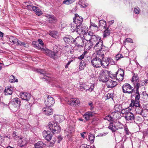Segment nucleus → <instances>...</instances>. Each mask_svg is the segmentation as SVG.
<instances>
[{
  "mask_svg": "<svg viewBox=\"0 0 148 148\" xmlns=\"http://www.w3.org/2000/svg\"><path fill=\"white\" fill-rule=\"evenodd\" d=\"M54 118L56 122L51 121L49 123L47 127L53 134L58 133L61 131V128L57 123L62 122L64 118L63 116L58 115H54Z\"/></svg>",
  "mask_w": 148,
  "mask_h": 148,
  "instance_id": "nucleus-1",
  "label": "nucleus"
},
{
  "mask_svg": "<svg viewBox=\"0 0 148 148\" xmlns=\"http://www.w3.org/2000/svg\"><path fill=\"white\" fill-rule=\"evenodd\" d=\"M95 45L94 48L96 51V54L101 55L103 56H104V53L108 50V48L103 45L102 40L97 42Z\"/></svg>",
  "mask_w": 148,
  "mask_h": 148,
  "instance_id": "nucleus-2",
  "label": "nucleus"
},
{
  "mask_svg": "<svg viewBox=\"0 0 148 148\" xmlns=\"http://www.w3.org/2000/svg\"><path fill=\"white\" fill-rule=\"evenodd\" d=\"M123 125L122 123L118 121L115 122L114 121L110 122L108 127L113 132L120 130V132H121L123 130Z\"/></svg>",
  "mask_w": 148,
  "mask_h": 148,
  "instance_id": "nucleus-3",
  "label": "nucleus"
},
{
  "mask_svg": "<svg viewBox=\"0 0 148 148\" xmlns=\"http://www.w3.org/2000/svg\"><path fill=\"white\" fill-rule=\"evenodd\" d=\"M110 71L105 69L102 70L99 73V80L102 82H106L109 79L108 77L112 78L113 77Z\"/></svg>",
  "mask_w": 148,
  "mask_h": 148,
  "instance_id": "nucleus-4",
  "label": "nucleus"
},
{
  "mask_svg": "<svg viewBox=\"0 0 148 148\" xmlns=\"http://www.w3.org/2000/svg\"><path fill=\"white\" fill-rule=\"evenodd\" d=\"M104 56L96 54V57L93 58L91 61L92 65L94 67L99 68L101 66V60L104 58Z\"/></svg>",
  "mask_w": 148,
  "mask_h": 148,
  "instance_id": "nucleus-5",
  "label": "nucleus"
},
{
  "mask_svg": "<svg viewBox=\"0 0 148 148\" xmlns=\"http://www.w3.org/2000/svg\"><path fill=\"white\" fill-rule=\"evenodd\" d=\"M41 50L44 51L46 55L55 60L59 57L57 51H52L48 49L44 48L41 49Z\"/></svg>",
  "mask_w": 148,
  "mask_h": 148,
  "instance_id": "nucleus-6",
  "label": "nucleus"
},
{
  "mask_svg": "<svg viewBox=\"0 0 148 148\" xmlns=\"http://www.w3.org/2000/svg\"><path fill=\"white\" fill-rule=\"evenodd\" d=\"M74 44L78 48L82 47L84 45L85 40L79 36L77 37L74 40Z\"/></svg>",
  "mask_w": 148,
  "mask_h": 148,
  "instance_id": "nucleus-7",
  "label": "nucleus"
},
{
  "mask_svg": "<svg viewBox=\"0 0 148 148\" xmlns=\"http://www.w3.org/2000/svg\"><path fill=\"white\" fill-rule=\"evenodd\" d=\"M45 104L47 106L51 107L55 103L54 98L50 96L46 95L45 96Z\"/></svg>",
  "mask_w": 148,
  "mask_h": 148,
  "instance_id": "nucleus-8",
  "label": "nucleus"
},
{
  "mask_svg": "<svg viewBox=\"0 0 148 148\" xmlns=\"http://www.w3.org/2000/svg\"><path fill=\"white\" fill-rule=\"evenodd\" d=\"M113 77H116L117 80L119 81H122L123 79L124 76V70L121 69H119L116 72V75H112Z\"/></svg>",
  "mask_w": 148,
  "mask_h": 148,
  "instance_id": "nucleus-9",
  "label": "nucleus"
},
{
  "mask_svg": "<svg viewBox=\"0 0 148 148\" xmlns=\"http://www.w3.org/2000/svg\"><path fill=\"white\" fill-rule=\"evenodd\" d=\"M123 92L124 93H132L134 90L133 87L128 83L125 84L122 87Z\"/></svg>",
  "mask_w": 148,
  "mask_h": 148,
  "instance_id": "nucleus-10",
  "label": "nucleus"
},
{
  "mask_svg": "<svg viewBox=\"0 0 148 148\" xmlns=\"http://www.w3.org/2000/svg\"><path fill=\"white\" fill-rule=\"evenodd\" d=\"M36 71L38 73L42 75L44 77H42L45 80H46L49 82L51 81V77L47 75L48 74L46 73V72L43 69H37Z\"/></svg>",
  "mask_w": 148,
  "mask_h": 148,
  "instance_id": "nucleus-11",
  "label": "nucleus"
},
{
  "mask_svg": "<svg viewBox=\"0 0 148 148\" xmlns=\"http://www.w3.org/2000/svg\"><path fill=\"white\" fill-rule=\"evenodd\" d=\"M124 117L125 120L128 122L130 123L135 122V116L133 113L130 112L128 113H127L125 115Z\"/></svg>",
  "mask_w": 148,
  "mask_h": 148,
  "instance_id": "nucleus-12",
  "label": "nucleus"
},
{
  "mask_svg": "<svg viewBox=\"0 0 148 148\" xmlns=\"http://www.w3.org/2000/svg\"><path fill=\"white\" fill-rule=\"evenodd\" d=\"M21 97L23 100L28 101L31 97V95L29 93L21 92L20 93Z\"/></svg>",
  "mask_w": 148,
  "mask_h": 148,
  "instance_id": "nucleus-13",
  "label": "nucleus"
},
{
  "mask_svg": "<svg viewBox=\"0 0 148 148\" xmlns=\"http://www.w3.org/2000/svg\"><path fill=\"white\" fill-rule=\"evenodd\" d=\"M80 101L78 99L76 98H71L68 100V103L71 106H78Z\"/></svg>",
  "mask_w": 148,
  "mask_h": 148,
  "instance_id": "nucleus-14",
  "label": "nucleus"
},
{
  "mask_svg": "<svg viewBox=\"0 0 148 148\" xmlns=\"http://www.w3.org/2000/svg\"><path fill=\"white\" fill-rule=\"evenodd\" d=\"M42 111L45 115H50L53 114V110L51 107L46 106L42 109Z\"/></svg>",
  "mask_w": 148,
  "mask_h": 148,
  "instance_id": "nucleus-15",
  "label": "nucleus"
},
{
  "mask_svg": "<svg viewBox=\"0 0 148 148\" xmlns=\"http://www.w3.org/2000/svg\"><path fill=\"white\" fill-rule=\"evenodd\" d=\"M11 104L14 107H19L21 105V101L18 98L16 97L13 99L11 101Z\"/></svg>",
  "mask_w": 148,
  "mask_h": 148,
  "instance_id": "nucleus-16",
  "label": "nucleus"
},
{
  "mask_svg": "<svg viewBox=\"0 0 148 148\" xmlns=\"http://www.w3.org/2000/svg\"><path fill=\"white\" fill-rule=\"evenodd\" d=\"M101 38L99 36L97 35H95L92 36V37H91L90 40H91L92 42L95 45L97 43V42H99V41H102L101 40Z\"/></svg>",
  "mask_w": 148,
  "mask_h": 148,
  "instance_id": "nucleus-17",
  "label": "nucleus"
},
{
  "mask_svg": "<svg viewBox=\"0 0 148 148\" xmlns=\"http://www.w3.org/2000/svg\"><path fill=\"white\" fill-rule=\"evenodd\" d=\"M38 42L34 41L32 43L34 45V47H36L38 49H41L42 48H41L39 44H40L43 47L44 44L42 42V41L41 39H38Z\"/></svg>",
  "mask_w": 148,
  "mask_h": 148,
  "instance_id": "nucleus-18",
  "label": "nucleus"
},
{
  "mask_svg": "<svg viewBox=\"0 0 148 148\" xmlns=\"http://www.w3.org/2000/svg\"><path fill=\"white\" fill-rule=\"evenodd\" d=\"M75 18H73V22L77 23L79 25H81L83 19L81 16H79L77 14H75Z\"/></svg>",
  "mask_w": 148,
  "mask_h": 148,
  "instance_id": "nucleus-19",
  "label": "nucleus"
},
{
  "mask_svg": "<svg viewBox=\"0 0 148 148\" xmlns=\"http://www.w3.org/2000/svg\"><path fill=\"white\" fill-rule=\"evenodd\" d=\"M117 84L116 82L113 81L112 80L108 79L107 81V86L108 88H112L116 86Z\"/></svg>",
  "mask_w": 148,
  "mask_h": 148,
  "instance_id": "nucleus-20",
  "label": "nucleus"
},
{
  "mask_svg": "<svg viewBox=\"0 0 148 148\" xmlns=\"http://www.w3.org/2000/svg\"><path fill=\"white\" fill-rule=\"evenodd\" d=\"M63 39L65 42L71 44L74 42V39L71 36L69 35L66 36L64 37Z\"/></svg>",
  "mask_w": 148,
  "mask_h": 148,
  "instance_id": "nucleus-21",
  "label": "nucleus"
},
{
  "mask_svg": "<svg viewBox=\"0 0 148 148\" xmlns=\"http://www.w3.org/2000/svg\"><path fill=\"white\" fill-rule=\"evenodd\" d=\"M80 25H79V24L78 25L76 23L74 22L73 23H72L71 24V30L72 32H76L77 33V31L79 29Z\"/></svg>",
  "mask_w": 148,
  "mask_h": 148,
  "instance_id": "nucleus-22",
  "label": "nucleus"
},
{
  "mask_svg": "<svg viewBox=\"0 0 148 148\" xmlns=\"http://www.w3.org/2000/svg\"><path fill=\"white\" fill-rule=\"evenodd\" d=\"M85 47L86 48L88 49H90L92 47L94 44L92 42L91 40L90 39L89 41L85 40Z\"/></svg>",
  "mask_w": 148,
  "mask_h": 148,
  "instance_id": "nucleus-23",
  "label": "nucleus"
},
{
  "mask_svg": "<svg viewBox=\"0 0 148 148\" xmlns=\"http://www.w3.org/2000/svg\"><path fill=\"white\" fill-rule=\"evenodd\" d=\"M121 106L119 105H117L115 106L114 107V109L115 111L112 112L111 114L113 116H114L115 114H117V112L120 111L121 110Z\"/></svg>",
  "mask_w": 148,
  "mask_h": 148,
  "instance_id": "nucleus-24",
  "label": "nucleus"
},
{
  "mask_svg": "<svg viewBox=\"0 0 148 148\" xmlns=\"http://www.w3.org/2000/svg\"><path fill=\"white\" fill-rule=\"evenodd\" d=\"M109 60L108 58L105 59L103 58L101 60V66H102L104 68H106L109 64Z\"/></svg>",
  "mask_w": 148,
  "mask_h": 148,
  "instance_id": "nucleus-25",
  "label": "nucleus"
},
{
  "mask_svg": "<svg viewBox=\"0 0 148 148\" xmlns=\"http://www.w3.org/2000/svg\"><path fill=\"white\" fill-rule=\"evenodd\" d=\"M18 142L19 145L21 147H23L25 146L27 143V141L25 139H23L22 137L20 138V139H18Z\"/></svg>",
  "mask_w": 148,
  "mask_h": 148,
  "instance_id": "nucleus-26",
  "label": "nucleus"
},
{
  "mask_svg": "<svg viewBox=\"0 0 148 148\" xmlns=\"http://www.w3.org/2000/svg\"><path fill=\"white\" fill-rule=\"evenodd\" d=\"M86 27L81 25H80V27H79V29L77 31V33L79 34L84 33L86 32Z\"/></svg>",
  "mask_w": 148,
  "mask_h": 148,
  "instance_id": "nucleus-27",
  "label": "nucleus"
},
{
  "mask_svg": "<svg viewBox=\"0 0 148 148\" xmlns=\"http://www.w3.org/2000/svg\"><path fill=\"white\" fill-rule=\"evenodd\" d=\"M93 114L92 112H86L83 115V117L86 120L90 119V118L92 116Z\"/></svg>",
  "mask_w": 148,
  "mask_h": 148,
  "instance_id": "nucleus-28",
  "label": "nucleus"
},
{
  "mask_svg": "<svg viewBox=\"0 0 148 148\" xmlns=\"http://www.w3.org/2000/svg\"><path fill=\"white\" fill-rule=\"evenodd\" d=\"M34 146L35 148H45V144L42 141H39L36 143Z\"/></svg>",
  "mask_w": 148,
  "mask_h": 148,
  "instance_id": "nucleus-29",
  "label": "nucleus"
},
{
  "mask_svg": "<svg viewBox=\"0 0 148 148\" xmlns=\"http://www.w3.org/2000/svg\"><path fill=\"white\" fill-rule=\"evenodd\" d=\"M106 23L104 20H100L99 21V27L102 29L106 28Z\"/></svg>",
  "mask_w": 148,
  "mask_h": 148,
  "instance_id": "nucleus-30",
  "label": "nucleus"
},
{
  "mask_svg": "<svg viewBox=\"0 0 148 148\" xmlns=\"http://www.w3.org/2000/svg\"><path fill=\"white\" fill-rule=\"evenodd\" d=\"M49 34L53 37L56 39L58 38L59 36L58 32L56 31H51L50 32Z\"/></svg>",
  "mask_w": 148,
  "mask_h": 148,
  "instance_id": "nucleus-31",
  "label": "nucleus"
},
{
  "mask_svg": "<svg viewBox=\"0 0 148 148\" xmlns=\"http://www.w3.org/2000/svg\"><path fill=\"white\" fill-rule=\"evenodd\" d=\"M9 40L10 42L16 45H17L19 41L18 39L14 37H10L9 38Z\"/></svg>",
  "mask_w": 148,
  "mask_h": 148,
  "instance_id": "nucleus-32",
  "label": "nucleus"
},
{
  "mask_svg": "<svg viewBox=\"0 0 148 148\" xmlns=\"http://www.w3.org/2000/svg\"><path fill=\"white\" fill-rule=\"evenodd\" d=\"M49 21L50 23H54L56 22L57 19L53 16L49 15Z\"/></svg>",
  "mask_w": 148,
  "mask_h": 148,
  "instance_id": "nucleus-33",
  "label": "nucleus"
},
{
  "mask_svg": "<svg viewBox=\"0 0 148 148\" xmlns=\"http://www.w3.org/2000/svg\"><path fill=\"white\" fill-rule=\"evenodd\" d=\"M131 101L132 103L130 104V105H131L133 107L135 106V108L140 106L139 101L133 100H132Z\"/></svg>",
  "mask_w": 148,
  "mask_h": 148,
  "instance_id": "nucleus-34",
  "label": "nucleus"
},
{
  "mask_svg": "<svg viewBox=\"0 0 148 148\" xmlns=\"http://www.w3.org/2000/svg\"><path fill=\"white\" fill-rule=\"evenodd\" d=\"M140 115H141L143 117H146L148 115V110L147 109H143Z\"/></svg>",
  "mask_w": 148,
  "mask_h": 148,
  "instance_id": "nucleus-35",
  "label": "nucleus"
},
{
  "mask_svg": "<svg viewBox=\"0 0 148 148\" xmlns=\"http://www.w3.org/2000/svg\"><path fill=\"white\" fill-rule=\"evenodd\" d=\"M110 31L108 30V28H107L103 32V38H105L108 36L110 34Z\"/></svg>",
  "mask_w": 148,
  "mask_h": 148,
  "instance_id": "nucleus-36",
  "label": "nucleus"
},
{
  "mask_svg": "<svg viewBox=\"0 0 148 148\" xmlns=\"http://www.w3.org/2000/svg\"><path fill=\"white\" fill-rule=\"evenodd\" d=\"M35 9L33 10L35 12V14L38 16H39L42 14V12L41 10L38 7L35 6Z\"/></svg>",
  "mask_w": 148,
  "mask_h": 148,
  "instance_id": "nucleus-37",
  "label": "nucleus"
},
{
  "mask_svg": "<svg viewBox=\"0 0 148 148\" xmlns=\"http://www.w3.org/2000/svg\"><path fill=\"white\" fill-rule=\"evenodd\" d=\"M135 109L136 113L139 114H140L141 113L142 110L143 109L140 106L135 108Z\"/></svg>",
  "mask_w": 148,
  "mask_h": 148,
  "instance_id": "nucleus-38",
  "label": "nucleus"
},
{
  "mask_svg": "<svg viewBox=\"0 0 148 148\" xmlns=\"http://www.w3.org/2000/svg\"><path fill=\"white\" fill-rule=\"evenodd\" d=\"M89 136V140L90 142V143H93L94 141V140L95 136L94 134H89L88 135Z\"/></svg>",
  "mask_w": 148,
  "mask_h": 148,
  "instance_id": "nucleus-39",
  "label": "nucleus"
},
{
  "mask_svg": "<svg viewBox=\"0 0 148 148\" xmlns=\"http://www.w3.org/2000/svg\"><path fill=\"white\" fill-rule=\"evenodd\" d=\"M138 79L139 77H138L137 74L134 73V74L132 81V82H138Z\"/></svg>",
  "mask_w": 148,
  "mask_h": 148,
  "instance_id": "nucleus-40",
  "label": "nucleus"
},
{
  "mask_svg": "<svg viewBox=\"0 0 148 148\" xmlns=\"http://www.w3.org/2000/svg\"><path fill=\"white\" fill-rule=\"evenodd\" d=\"M5 95H11L12 94V92L10 88H8L7 89H5L4 90Z\"/></svg>",
  "mask_w": 148,
  "mask_h": 148,
  "instance_id": "nucleus-41",
  "label": "nucleus"
},
{
  "mask_svg": "<svg viewBox=\"0 0 148 148\" xmlns=\"http://www.w3.org/2000/svg\"><path fill=\"white\" fill-rule=\"evenodd\" d=\"M9 81L10 82H17L18 80L17 79H15L14 76L11 75L10 77Z\"/></svg>",
  "mask_w": 148,
  "mask_h": 148,
  "instance_id": "nucleus-42",
  "label": "nucleus"
},
{
  "mask_svg": "<svg viewBox=\"0 0 148 148\" xmlns=\"http://www.w3.org/2000/svg\"><path fill=\"white\" fill-rule=\"evenodd\" d=\"M86 66V64L85 63L83 60H82L79 66V68L80 70L83 69Z\"/></svg>",
  "mask_w": 148,
  "mask_h": 148,
  "instance_id": "nucleus-43",
  "label": "nucleus"
},
{
  "mask_svg": "<svg viewBox=\"0 0 148 148\" xmlns=\"http://www.w3.org/2000/svg\"><path fill=\"white\" fill-rule=\"evenodd\" d=\"M27 9L30 10H34L35 8V6H33L32 5H27L26 6Z\"/></svg>",
  "mask_w": 148,
  "mask_h": 148,
  "instance_id": "nucleus-44",
  "label": "nucleus"
},
{
  "mask_svg": "<svg viewBox=\"0 0 148 148\" xmlns=\"http://www.w3.org/2000/svg\"><path fill=\"white\" fill-rule=\"evenodd\" d=\"M75 0H64L63 1V3L64 4L68 5L73 3Z\"/></svg>",
  "mask_w": 148,
  "mask_h": 148,
  "instance_id": "nucleus-45",
  "label": "nucleus"
},
{
  "mask_svg": "<svg viewBox=\"0 0 148 148\" xmlns=\"http://www.w3.org/2000/svg\"><path fill=\"white\" fill-rule=\"evenodd\" d=\"M12 135L14 139L16 140H18V139H19L20 137L17 135V133L16 132H13L12 134Z\"/></svg>",
  "mask_w": 148,
  "mask_h": 148,
  "instance_id": "nucleus-46",
  "label": "nucleus"
},
{
  "mask_svg": "<svg viewBox=\"0 0 148 148\" xmlns=\"http://www.w3.org/2000/svg\"><path fill=\"white\" fill-rule=\"evenodd\" d=\"M52 137V136L51 134L50 133H49L47 136H46V137H45L44 138L48 141H50L51 139V138Z\"/></svg>",
  "mask_w": 148,
  "mask_h": 148,
  "instance_id": "nucleus-47",
  "label": "nucleus"
},
{
  "mask_svg": "<svg viewBox=\"0 0 148 148\" xmlns=\"http://www.w3.org/2000/svg\"><path fill=\"white\" fill-rule=\"evenodd\" d=\"M94 88V85L93 84H92L90 86L89 88L88 89H86V92L89 91L90 92H91L93 90Z\"/></svg>",
  "mask_w": 148,
  "mask_h": 148,
  "instance_id": "nucleus-48",
  "label": "nucleus"
},
{
  "mask_svg": "<svg viewBox=\"0 0 148 148\" xmlns=\"http://www.w3.org/2000/svg\"><path fill=\"white\" fill-rule=\"evenodd\" d=\"M135 13L136 14H138L140 13V9L138 7H135L134 9Z\"/></svg>",
  "mask_w": 148,
  "mask_h": 148,
  "instance_id": "nucleus-49",
  "label": "nucleus"
},
{
  "mask_svg": "<svg viewBox=\"0 0 148 148\" xmlns=\"http://www.w3.org/2000/svg\"><path fill=\"white\" fill-rule=\"evenodd\" d=\"M123 57L122 55L121 54H119L116 55L115 57V59L116 61H118L120 58Z\"/></svg>",
  "mask_w": 148,
  "mask_h": 148,
  "instance_id": "nucleus-50",
  "label": "nucleus"
},
{
  "mask_svg": "<svg viewBox=\"0 0 148 148\" xmlns=\"http://www.w3.org/2000/svg\"><path fill=\"white\" fill-rule=\"evenodd\" d=\"M50 132L49 131H44L42 132V135L44 138L49 133H50Z\"/></svg>",
  "mask_w": 148,
  "mask_h": 148,
  "instance_id": "nucleus-51",
  "label": "nucleus"
},
{
  "mask_svg": "<svg viewBox=\"0 0 148 148\" xmlns=\"http://www.w3.org/2000/svg\"><path fill=\"white\" fill-rule=\"evenodd\" d=\"M80 148H93V146L91 147L89 145H87L86 144H83L80 146Z\"/></svg>",
  "mask_w": 148,
  "mask_h": 148,
  "instance_id": "nucleus-52",
  "label": "nucleus"
},
{
  "mask_svg": "<svg viewBox=\"0 0 148 148\" xmlns=\"http://www.w3.org/2000/svg\"><path fill=\"white\" fill-rule=\"evenodd\" d=\"M68 129H66V130L65 131V132L67 134V133H68V134H67V136H70L71 135V134H72L73 132V131L72 130V131L70 130L69 132L68 131V130H69Z\"/></svg>",
  "mask_w": 148,
  "mask_h": 148,
  "instance_id": "nucleus-53",
  "label": "nucleus"
},
{
  "mask_svg": "<svg viewBox=\"0 0 148 148\" xmlns=\"http://www.w3.org/2000/svg\"><path fill=\"white\" fill-rule=\"evenodd\" d=\"M56 140L55 139L52 140L50 142L49 144V146L50 147H53L56 142Z\"/></svg>",
  "mask_w": 148,
  "mask_h": 148,
  "instance_id": "nucleus-54",
  "label": "nucleus"
},
{
  "mask_svg": "<svg viewBox=\"0 0 148 148\" xmlns=\"http://www.w3.org/2000/svg\"><path fill=\"white\" fill-rule=\"evenodd\" d=\"M109 64L111 65L114 64H115V61L111 58H108Z\"/></svg>",
  "mask_w": 148,
  "mask_h": 148,
  "instance_id": "nucleus-55",
  "label": "nucleus"
},
{
  "mask_svg": "<svg viewBox=\"0 0 148 148\" xmlns=\"http://www.w3.org/2000/svg\"><path fill=\"white\" fill-rule=\"evenodd\" d=\"M92 27H95L97 28V29H98V28L97 26L96 25L95 23L92 22H90V28H91Z\"/></svg>",
  "mask_w": 148,
  "mask_h": 148,
  "instance_id": "nucleus-56",
  "label": "nucleus"
},
{
  "mask_svg": "<svg viewBox=\"0 0 148 148\" xmlns=\"http://www.w3.org/2000/svg\"><path fill=\"white\" fill-rule=\"evenodd\" d=\"M105 119L108 120V121H110L111 122V121H112V117L110 116V115H108L106 116Z\"/></svg>",
  "mask_w": 148,
  "mask_h": 148,
  "instance_id": "nucleus-57",
  "label": "nucleus"
},
{
  "mask_svg": "<svg viewBox=\"0 0 148 148\" xmlns=\"http://www.w3.org/2000/svg\"><path fill=\"white\" fill-rule=\"evenodd\" d=\"M127 109H125L121 111V112L122 114H125V115L127 113H128L130 112L127 111Z\"/></svg>",
  "mask_w": 148,
  "mask_h": 148,
  "instance_id": "nucleus-58",
  "label": "nucleus"
},
{
  "mask_svg": "<svg viewBox=\"0 0 148 148\" xmlns=\"http://www.w3.org/2000/svg\"><path fill=\"white\" fill-rule=\"evenodd\" d=\"M17 45H19L21 46H25V44L24 42H21L20 41H19Z\"/></svg>",
  "mask_w": 148,
  "mask_h": 148,
  "instance_id": "nucleus-59",
  "label": "nucleus"
},
{
  "mask_svg": "<svg viewBox=\"0 0 148 148\" xmlns=\"http://www.w3.org/2000/svg\"><path fill=\"white\" fill-rule=\"evenodd\" d=\"M86 36L88 35V36H90V38H91V37H92V36L95 35H93V34L92 33L90 32H88L86 34Z\"/></svg>",
  "mask_w": 148,
  "mask_h": 148,
  "instance_id": "nucleus-60",
  "label": "nucleus"
},
{
  "mask_svg": "<svg viewBox=\"0 0 148 148\" xmlns=\"http://www.w3.org/2000/svg\"><path fill=\"white\" fill-rule=\"evenodd\" d=\"M125 42H132V40L130 38H126L125 41Z\"/></svg>",
  "mask_w": 148,
  "mask_h": 148,
  "instance_id": "nucleus-61",
  "label": "nucleus"
},
{
  "mask_svg": "<svg viewBox=\"0 0 148 148\" xmlns=\"http://www.w3.org/2000/svg\"><path fill=\"white\" fill-rule=\"evenodd\" d=\"M125 131V132L126 135H129L130 134V132H129L128 128L127 127H125L124 129Z\"/></svg>",
  "mask_w": 148,
  "mask_h": 148,
  "instance_id": "nucleus-62",
  "label": "nucleus"
},
{
  "mask_svg": "<svg viewBox=\"0 0 148 148\" xmlns=\"http://www.w3.org/2000/svg\"><path fill=\"white\" fill-rule=\"evenodd\" d=\"M58 143H60L62 139V138L61 136L60 135L59 136H58Z\"/></svg>",
  "mask_w": 148,
  "mask_h": 148,
  "instance_id": "nucleus-63",
  "label": "nucleus"
},
{
  "mask_svg": "<svg viewBox=\"0 0 148 148\" xmlns=\"http://www.w3.org/2000/svg\"><path fill=\"white\" fill-rule=\"evenodd\" d=\"M112 95L111 93H108L107 95V99H109L110 98H112Z\"/></svg>",
  "mask_w": 148,
  "mask_h": 148,
  "instance_id": "nucleus-64",
  "label": "nucleus"
}]
</instances>
